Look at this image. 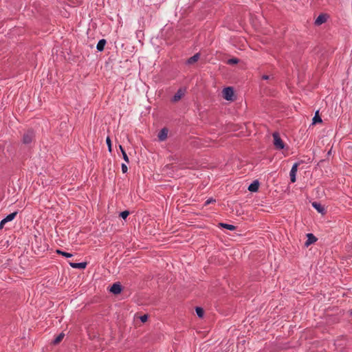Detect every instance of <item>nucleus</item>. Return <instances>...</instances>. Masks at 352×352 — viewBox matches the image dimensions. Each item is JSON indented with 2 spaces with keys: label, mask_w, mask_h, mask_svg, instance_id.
Returning a JSON list of instances; mask_svg holds the SVG:
<instances>
[{
  "label": "nucleus",
  "mask_w": 352,
  "mask_h": 352,
  "mask_svg": "<svg viewBox=\"0 0 352 352\" xmlns=\"http://www.w3.org/2000/svg\"><path fill=\"white\" fill-rule=\"evenodd\" d=\"M223 97L226 100H234V90L231 87H228L225 88L223 90Z\"/></svg>",
  "instance_id": "1"
},
{
  "label": "nucleus",
  "mask_w": 352,
  "mask_h": 352,
  "mask_svg": "<svg viewBox=\"0 0 352 352\" xmlns=\"http://www.w3.org/2000/svg\"><path fill=\"white\" fill-rule=\"evenodd\" d=\"M274 144L277 149H283L285 147V144L282 141L279 134L278 133H273Z\"/></svg>",
  "instance_id": "2"
},
{
  "label": "nucleus",
  "mask_w": 352,
  "mask_h": 352,
  "mask_svg": "<svg viewBox=\"0 0 352 352\" xmlns=\"http://www.w3.org/2000/svg\"><path fill=\"white\" fill-rule=\"evenodd\" d=\"M329 18V15L327 14L322 13L318 16V17L315 20V25H320L324 23Z\"/></svg>",
  "instance_id": "3"
},
{
  "label": "nucleus",
  "mask_w": 352,
  "mask_h": 352,
  "mask_svg": "<svg viewBox=\"0 0 352 352\" xmlns=\"http://www.w3.org/2000/svg\"><path fill=\"white\" fill-rule=\"evenodd\" d=\"M4 224L5 223H1V221L0 222V229L3 228Z\"/></svg>",
  "instance_id": "29"
},
{
  "label": "nucleus",
  "mask_w": 352,
  "mask_h": 352,
  "mask_svg": "<svg viewBox=\"0 0 352 352\" xmlns=\"http://www.w3.org/2000/svg\"><path fill=\"white\" fill-rule=\"evenodd\" d=\"M307 239L305 243V245L308 247L311 244L315 243L317 241L316 237L311 233H309L307 234Z\"/></svg>",
  "instance_id": "6"
},
{
  "label": "nucleus",
  "mask_w": 352,
  "mask_h": 352,
  "mask_svg": "<svg viewBox=\"0 0 352 352\" xmlns=\"http://www.w3.org/2000/svg\"><path fill=\"white\" fill-rule=\"evenodd\" d=\"M56 253L58 254H60L66 258H71L73 255L69 252H63L62 250H56Z\"/></svg>",
  "instance_id": "19"
},
{
  "label": "nucleus",
  "mask_w": 352,
  "mask_h": 352,
  "mask_svg": "<svg viewBox=\"0 0 352 352\" xmlns=\"http://www.w3.org/2000/svg\"><path fill=\"white\" fill-rule=\"evenodd\" d=\"M65 334L63 333H60L54 340V344H58L60 342L63 338H64Z\"/></svg>",
  "instance_id": "21"
},
{
  "label": "nucleus",
  "mask_w": 352,
  "mask_h": 352,
  "mask_svg": "<svg viewBox=\"0 0 352 352\" xmlns=\"http://www.w3.org/2000/svg\"><path fill=\"white\" fill-rule=\"evenodd\" d=\"M106 143H107V145L108 146V150L111 153V151H112V148H111V140L109 137H107L106 138Z\"/></svg>",
  "instance_id": "22"
},
{
  "label": "nucleus",
  "mask_w": 352,
  "mask_h": 352,
  "mask_svg": "<svg viewBox=\"0 0 352 352\" xmlns=\"http://www.w3.org/2000/svg\"><path fill=\"white\" fill-rule=\"evenodd\" d=\"M239 59H237V58H230V59H229V60H228V63L229 64H236V63H239Z\"/></svg>",
  "instance_id": "24"
},
{
  "label": "nucleus",
  "mask_w": 352,
  "mask_h": 352,
  "mask_svg": "<svg viewBox=\"0 0 352 352\" xmlns=\"http://www.w3.org/2000/svg\"><path fill=\"white\" fill-rule=\"evenodd\" d=\"M129 212L128 210H124L120 212V216L124 219L129 216Z\"/></svg>",
  "instance_id": "23"
},
{
  "label": "nucleus",
  "mask_w": 352,
  "mask_h": 352,
  "mask_svg": "<svg viewBox=\"0 0 352 352\" xmlns=\"http://www.w3.org/2000/svg\"><path fill=\"white\" fill-rule=\"evenodd\" d=\"M119 148L122 153V157H123L124 160L126 163H129V157H128L126 153L125 152V151L124 150L123 147L121 145H120Z\"/></svg>",
  "instance_id": "16"
},
{
  "label": "nucleus",
  "mask_w": 352,
  "mask_h": 352,
  "mask_svg": "<svg viewBox=\"0 0 352 352\" xmlns=\"http://www.w3.org/2000/svg\"><path fill=\"white\" fill-rule=\"evenodd\" d=\"M17 213L18 212L16 211H15V212H14L12 213L9 214L4 219H3L1 220V223H6L7 222L12 221L15 218V217L16 216Z\"/></svg>",
  "instance_id": "10"
},
{
  "label": "nucleus",
  "mask_w": 352,
  "mask_h": 352,
  "mask_svg": "<svg viewBox=\"0 0 352 352\" xmlns=\"http://www.w3.org/2000/svg\"><path fill=\"white\" fill-rule=\"evenodd\" d=\"M121 168L123 173H126L128 170L127 166L125 164H122Z\"/></svg>",
  "instance_id": "25"
},
{
  "label": "nucleus",
  "mask_w": 352,
  "mask_h": 352,
  "mask_svg": "<svg viewBox=\"0 0 352 352\" xmlns=\"http://www.w3.org/2000/svg\"><path fill=\"white\" fill-rule=\"evenodd\" d=\"M312 206L320 213H322L324 211V208L322 207V206L317 202H314L312 204Z\"/></svg>",
  "instance_id": "17"
},
{
  "label": "nucleus",
  "mask_w": 352,
  "mask_h": 352,
  "mask_svg": "<svg viewBox=\"0 0 352 352\" xmlns=\"http://www.w3.org/2000/svg\"><path fill=\"white\" fill-rule=\"evenodd\" d=\"M34 137V134L32 132H28L27 133L24 134L23 137V142L25 144H29L32 142V138Z\"/></svg>",
  "instance_id": "8"
},
{
  "label": "nucleus",
  "mask_w": 352,
  "mask_h": 352,
  "mask_svg": "<svg viewBox=\"0 0 352 352\" xmlns=\"http://www.w3.org/2000/svg\"><path fill=\"white\" fill-rule=\"evenodd\" d=\"M215 201V199H212V198H209L208 199H207L206 201V203H205V205H208L211 203H213Z\"/></svg>",
  "instance_id": "26"
},
{
  "label": "nucleus",
  "mask_w": 352,
  "mask_h": 352,
  "mask_svg": "<svg viewBox=\"0 0 352 352\" xmlns=\"http://www.w3.org/2000/svg\"><path fill=\"white\" fill-rule=\"evenodd\" d=\"M167 135H168V129L166 128H163L159 132L157 138L160 141H164L167 138Z\"/></svg>",
  "instance_id": "7"
},
{
  "label": "nucleus",
  "mask_w": 352,
  "mask_h": 352,
  "mask_svg": "<svg viewBox=\"0 0 352 352\" xmlns=\"http://www.w3.org/2000/svg\"><path fill=\"white\" fill-rule=\"evenodd\" d=\"M183 96V91L181 89H179L177 93L174 95L172 98V101L177 102Z\"/></svg>",
  "instance_id": "14"
},
{
  "label": "nucleus",
  "mask_w": 352,
  "mask_h": 352,
  "mask_svg": "<svg viewBox=\"0 0 352 352\" xmlns=\"http://www.w3.org/2000/svg\"><path fill=\"white\" fill-rule=\"evenodd\" d=\"M69 265L74 269H85L87 267V263H69Z\"/></svg>",
  "instance_id": "9"
},
{
  "label": "nucleus",
  "mask_w": 352,
  "mask_h": 352,
  "mask_svg": "<svg viewBox=\"0 0 352 352\" xmlns=\"http://www.w3.org/2000/svg\"><path fill=\"white\" fill-rule=\"evenodd\" d=\"M147 319H148L147 315H143V316H140V320L142 322H145L147 320Z\"/></svg>",
  "instance_id": "27"
},
{
  "label": "nucleus",
  "mask_w": 352,
  "mask_h": 352,
  "mask_svg": "<svg viewBox=\"0 0 352 352\" xmlns=\"http://www.w3.org/2000/svg\"><path fill=\"white\" fill-rule=\"evenodd\" d=\"M298 163L294 164L289 173L290 179L292 183H294L296 180V173L298 170Z\"/></svg>",
  "instance_id": "4"
},
{
  "label": "nucleus",
  "mask_w": 352,
  "mask_h": 352,
  "mask_svg": "<svg viewBox=\"0 0 352 352\" xmlns=\"http://www.w3.org/2000/svg\"><path fill=\"white\" fill-rule=\"evenodd\" d=\"M318 111H316L314 117L312 119V124H315L316 123H321L322 122V118L318 114Z\"/></svg>",
  "instance_id": "15"
},
{
  "label": "nucleus",
  "mask_w": 352,
  "mask_h": 352,
  "mask_svg": "<svg viewBox=\"0 0 352 352\" xmlns=\"http://www.w3.org/2000/svg\"><path fill=\"white\" fill-rule=\"evenodd\" d=\"M122 290V287L120 283H113L110 288V292L114 294H120Z\"/></svg>",
  "instance_id": "5"
},
{
  "label": "nucleus",
  "mask_w": 352,
  "mask_h": 352,
  "mask_svg": "<svg viewBox=\"0 0 352 352\" xmlns=\"http://www.w3.org/2000/svg\"><path fill=\"white\" fill-rule=\"evenodd\" d=\"M221 226L227 229V230H235V226L234 225H232V224H228V223H220Z\"/></svg>",
  "instance_id": "18"
},
{
  "label": "nucleus",
  "mask_w": 352,
  "mask_h": 352,
  "mask_svg": "<svg viewBox=\"0 0 352 352\" xmlns=\"http://www.w3.org/2000/svg\"><path fill=\"white\" fill-rule=\"evenodd\" d=\"M259 183L257 180L254 181L248 187L250 192H256L258 189Z\"/></svg>",
  "instance_id": "11"
},
{
  "label": "nucleus",
  "mask_w": 352,
  "mask_h": 352,
  "mask_svg": "<svg viewBox=\"0 0 352 352\" xmlns=\"http://www.w3.org/2000/svg\"><path fill=\"white\" fill-rule=\"evenodd\" d=\"M195 311H196V314L199 318H202L204 316V311L201 307H197Z\"/></svg>",
  "instance_id": "20"
},
{
  "label": "nucleus",
  "mask_w": 352,
  "mask_h": 352,
  "mask_svg": "<svg viewBox=\"0 0 352 352\" xmlns=\"http://www.w3.org/2000/svg\"><path fill=\"white\" fill-rule=\"evenodd\" d=\"M262 78H263V79H264V80H267V79H269V76H267V75H264V76H263V77H262Z\"/></svg>",
  "instance_id": "28"
},
{
  "label": "nucleus",
  "mask_w": 352,
  "mask_h": 352,
  "mask_svg": "<svg viewBox=\"0 0 352 352\" xmlns=\"http://www.w3.org/2000/svg\"><path fill=\"white\" fill-rule=\"evenodd\" d=\"M106 44V40L105 39H100L96 45V49L98 52H102L104 50V46Z\"/></svg>",
  "instance_id": "12"
},
{
  "label": "nucleus",
  "mask_w": 352,
  "mask_h": 352,
  "mask_svg": "<svg viewBox=\"0 0 352 352\" xmlns=\"http://www.w3.org/2000/svg\"><path fill=\"white\" fill-rule=\"evenodd\" d=\"M199 56H199V53L195 54V55H193L192 56H191L186 60V64L191 65L194 63H196L199 60Z\"/></svg>",
  "instance_id": "13"
},
{
  "label": "nucleus",
  "mask_w": 352,
  "mask_h": 352,
  "mask_svg": "<svg viewBox=\"0 0 352 352\" xmlns=\"http://www.w3.org/2000/svg\"><path fill=\"white\" fill-rule=\"evenodd\" d=\"M351 315H352V311H351Z\"/></svg>",
  "instance_id": "30"
}]
</instances>
